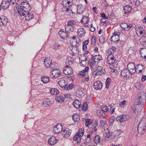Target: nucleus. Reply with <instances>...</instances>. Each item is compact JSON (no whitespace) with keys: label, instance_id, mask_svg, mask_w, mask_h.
Listing matches in <instances>:
<instances>
[{"label":"nucleus","instance_id":"f257e3e1","mask_svg":"<svg viewBox=\"0 0 146 146\" xmlns=\"http://www.w3.org/2000/svg\"><path fill=\"white\" fill-rule=\"evenodd\" d=\"M73 0H64L62 1L63 7L62 10L64 11L68 12L70 10V6L73 4Z\"/></svg>","mask_w":146,"mask_h":146},{"label":"nucleus","instance_id":"f03ea898","mask_svg":"<svg viewBox=\"0 0 146 146\" xmlns=\"http://www.w3.org/2000/svg\"><path fill=\"white\" fill-rule=\"evenodd\" d=\"M138 100L139 105H141L140 110H141L143 109L142 105L144 102H146V94L144 92H141L138 94Z\"/></svg>","mask_w":146,"mask_h":146},{"label":"nucleus","instance_id":"7ed1b4c3","mask_svg":"<svg viewBox=\"0 0 146 146\" xmlns=\"http://www.w3.org/2000/svg\"><path fill=\"white\" fill-rule=\"evenodd\" d=\"M84 132V129L82 128L79 129L74 136V140L77 141V143H80L81 140V137L83 136Z\"/></svg>","mask_w":146,"mask_h":146},{"label":"nucleus","instance_id":"20e7f679","mask_svg":"<svg viewBox=\"0 0 146 146\" xmlns=\"http://www.w3.org/2000/svg\"><path fill=\"white\" fill-rule=\"evenodd\" d=\"M75 92L76 93V95L79 98L82 97L84 96L85 94V91L84 89L78 86L76 87H75Z\"/></svg>","mask_w":146,"mask_h":146},{"label":"nucleus","instance_id":"39448f33","mask_svg":"<svg viewBox=\"0 0 146 146\" xmlns=\"http://www.w3.org/2000/svg\"><path fill=\"white\" fill-rule=\"evenodd\" d=\"M74 40V44L76 43L74 46V50H76V51L75 52H74V54L75 53L76 54H77L78 52H79V49L78 48V47H79V45L80 44V39L77 37V38H76V37L74 36L73 38Z\"/></svg>","mask_w":146,"mask_h":146},{"label":"nucleus","instance_id":"423d86ee","mask_svg":"<svg viewBox=\"0 0 146 146\" xmlns=\"http://www.w3.org/2000/svg\"><path fill=\"white\" fill-rule=\"evenodd\" d=\"M132 74L130 70L127 69H124L121 71V75L123 77L128 79L131 77Z\"/></svg>","mask_w":146,"mask_h":146},{"label":"nucleus","instance_id":"0eeeda50","mask_svg":"<svg viewBox=\"0 0 146 146\" xmlns=\"http://www.w3.org/2000/svg\"><path fill=\"white\" fill-rule=\"evenodd\" d=\"M60 74V70L56 68L53 69L50 74L51 77L54 78H57Z\"/></svg>","mask_w":146,"mask_h":146},{"label":"nucleus","instance_id":"6e6552de","mask_svg":"<svg viewBox=\"0 0 146 146\" xmlns=\"http://www.w3.org/2000/svg\"><path fill=\"white\" fill-rule=\"evenodd\" d=\"M10 4V2L8 0H3L0 5L1 6V9L6 10L9 8Z\"/></svg>","mask_w":146,"mask_h":146},{"label":"nucleus","instance_id":"1a4fd4ad","mask_svg":"<svg viewBox=\"0 0 146 146\" xmlns=\"http://www.w3.org/2000/svg\"><path fill=\"white\" fill-rule=\"evenodd\" d=\"M62 125L58 124L53 127V132L55 133H59L62 131Z\"/></svg>","mask_w":146,"mask_h":146},{"label":"nucleus","instance_id":"9d476101","mask_svg":"<svg viewBox=\"0 0 146 146\" xmlns=\"http://www.w3.org/2000/svg\"><path fill=\"white\" fill-rule=\"evenodd\" d=\"M115 60V57L112 55H109L107 57V63L109 64H114Z\"/></svg>","mask_w":146,"mask_h":146},{"label":"nucleus","instance_id":"9b49d317","mask_svg":"<svg viewBox=\"0 0 146 146\" xmlns=\"http://www.w3.org/2000/svg\"><path fill=\"white\" fill-rule=\"evenodd\" d=\"M127 115H122L117 116L116 118V120L120 123H122L128 120Z\"/></svg>","mask_w":146,"mask_h":146},{"label":"nucleus","instance_id":"f8f14e48","mask_svg":"<svg viewBox=\"0 0 146 146\" xmlns=\"http://www.w3.org/2000/svg\"><path fill=\"white\" fill-rule=\"evenodd\" d=\"M105 72L104 69H102V67L101 66H98L97 69L95 70L93 73L95 75H100L104 74Z\"/></svg>","mask_w":146,"mask_h":146},{"label":"nucleus","instance_id":"ddd939ff","mask_svg":"<svg viewBox=\"0 0 146 146\" xmlns=\"http://www.w3.org/2000/svg\"><path fill=\"white\" fill-rule=\"evenodd\" d=\"M58 83L61 87L64 88L66 84H67V79L65 77H62L59 79Z\"/></svg>","mask_w":146,"mask_h":146},{"label":"nucleus","instance_id":"4468645a","mask_svg":"<svg viewBox=\"0 0 146 146\" xmlns=\"http://www.w3.org/2000/svg\"><path fill=\"white\" fill-rule=\"evenodd\" d=\"M63 72L66 75H71L73 73V69L70 66L67 65L63 69Z\"/></svg>","mask_w":146,"mask_h":146},{"label":"nucleus","instance_id":"2eb2a0df","mask_svg":"<svg viewBox=\"0 0 146 146\" xmlns=\"http://www.w3.org/2000/svg\"><path fill=\"white\" fill-rule=\"evenodd\" d=\"M120 33L119 32H114L113 33L111 39L112 40H113L114 42L116 43L119 40V35Z\"/></svg>","mask_w":146,"mask_h":146},{"label":"nucleus","instance_id":"dca6fc26","mask_svg":"<svg viewBox=\"0 0 146 146\" xmlns=\"http://www.w3.org/2000/svg\"><path fill=\"white\" fill-rule=\"evenodd\" d=\"M86 7L85 5H79L77 6V12L79 15L81 14L85 11Z\"/></svg>","mask_w":146,"mask_h":146},{"label":"nucleus","instance_id":"f3484780","mask_svg":"<svg viewBox=\"0 0 146 146\" xmlns=\"http://www.w3.org/2000/svg\"><path fill=\"white\" fill-rule=\"evenodd\" d=\"M128 70H130V72L132 74L135 73L136 72V68L134 64L133 63L130 62L127 65Z\"/></svg>","mask_w":146,"mask_h":146},{"label":"nucleus","instance_id":"a211bd4d","mask_svg":"<svg viewBox=\"0 0 146 146\" xmlns=\"http://www.w3.org/2000/svg\"><path fill=\"white\" fill-rule=\"evenodd\" d=\"M71 133V130L68 128H66L64 129L62 132V136L66 138L70 136Z\"/></svg>","mask_w":146,"mask_h":146},{"label":"nucleus","instance_id":"6ab92c4d","mask_svg":"<svg viewBox=\"0 0 146 146\" xmlns=\"http://www.w3.org/2000/svg\"><path fill=\"white\" fill-rule=\"evenodd\" d=\"M59 35L60 37L63 40L66 39L68 37V35L61 30L59 31Z\"/></svg>","mask_w":146,"mask_h":146},{"label":"nucleus","instance_id":"aec40b11","mask_svg":"<svg viewBox=\"0 0 146 146\" xmlns=\"http://www.w3.org/2000/svg\"><path fill=\"white\" fill-rule=\"evenodd\" d=\"M86 31L83 28L79 29L77 31V34L81 38L84 37L86 34Z\"/></svg>","mask_w":146,"mask_h":146},{"label":"nucleus","instance_id":"412c9836","mask_svg":"<svg viewBox=\"0 0 146 146\" xmlns=\"http://www.w3.org/2000/svg\"><path fill=\"white\" fill-rule=\"evenodd\" d=\"M120 27L124 30H127L126 28H128V30L132 27V25L131 24H128L126 23H122L120 24Z\"/></svg>","mask_w":146,"mask_h":146},{"label":"nucleus","instance_id":"4be33fe9","mask_svg":"<svg viewBox=\"0 0 146 146\" xmlns=\"http://www.w3.org/2000/svg\"><path fill=\"white\" fill-rule=\"evenodd\" d=\"M8 22V19L5 16H2L0 17V25H5Z\"/></svg>","mask_w":146,"mask_h":146},{"label":"nucleus","instance_id":"5701e85b","mask_svg":"<svg viewBox=\"0 0 146 146\" xmlns=\"http://www.w3.org/2000/svg\"><path fill=\"white\" fill-rule=\"evenodd\" d=\"M146 119L145 118H143L140 120L138 126L141 127L142 128H146Z\"/></svg>","mask_w":146,"mask_h":146},{"label":"nucleus","instance_id":"b1692460","mask_svg":"<svg viewBox=\"0 0 146 146\" xmlns=\"http://www.w3.org/2000/svg\"><path fill=\"white\" fill-rule=\"evenodd\" d=\"M102 87V84L100 81H97L94 83V88L96 90L100 89Z\"/></svg>","mask_w":146,"mask_h":146},{"label":"nucleus","instance_id":"393cba45","mask_svg":"<svg viewBox=\"0 0 146 146\" xmlns=\"http://www.w3.org/2000/svg\"><path fill=\"white\" fill-rule=\"evenodd\" d=\"M92 59L94 61V63L99 62L102 60V57L101 55H96L94 57H92Z\"/></svg>","mask_w":146,"mask_h":146},{"label":"nucleus","instance_id":"a878e982","mask_svg":"<svg viewBox=\"0 0 146 146\" xmlns=\"http://www.w3.org/2000/svg\"><path fill=\"white\" fill-rule=\"evenodd\" d=\"M51 104V101L48 99L46 98L43 100V105L45 107L50 106Z\"/></svg>","mask_w":146,"mask_h":146},{"label":"nucleus","instance_id":"bb28decb","mask_svg":"<svg viewBox=\"0 0 146 146\" xmlns=\"http://www.w3.org/2000/svg\"><path fill=\"white\" fill-rule=\"evenodd\" d=\"M50 58H46L44 60V66L47 68H49L50 65L51 63V61L50 60Z\"/></svg>","mask_w":146,"mask_h":146},{"label":"nucleus","instance_id":"cd10ccee","mask_svg":"<svg viewBox=\"0 0 146 146\" xmlns=\"http://www.w3.org/2000/svg\"><path fill=\"white\" fill-rule=\"evenodd\" d=\"M57 142V140L56 137H50L48 140V142L50 145H55Z\"/></svg>","mask_w":146,"mask_h":146},{"label":"nucleus","instance_id":"c85d7f7f","mask_svg":"<svg viewBox=\"0 0 146 146\" xmlns=\"http://www.w3.org/2000/svg\"><path fill=\"white\" fill-rule=\"evenodd\" d=\"M25 3V6H23V10L25 13H27L30 11L31 8L29 5L27 3Z\"/></svg>","mask_w":146,"mask_h":146},{"label":"nucleus","instance_id":"c756f323","mask_svg":"<svg viewBox=\"0 0 146 146\" xmlns=\"http://www.w3.org/2000/svg\"><path fill=\"white\" fill-rule=\"evenodd\" d=\"M81 105V102L78 100H75L74 102V107L77 109L79 108Z\"/></svg>","mask_w":146,"mask_h":146},{"label":"nucleus","instance_id":"7c9ffc66","mask_svg":"<svg viewBox=\"0 0 146 146\" xmlns=\"http://www.w3.org/2000/svg\"><path fill=\"white\" fill-rule=\"evenodd\" d=\"M131 10V7L129 5H126L123 7V12L125 14H126L129 13Z\"/></svg>","mask_w":146,"mask_h":146},{"label":"nucleus","instance_id":"2f4dec72","mask_svg":"<svg viewBox=\"0 0 146 146\" xmlns=\"http://www.w3.org/2000/svg\"><path fill=\"white\" fill-rule=\"evenodd\" d=\"M25 17V19L29 21L33 18L34 15L31 12H27V13H26Z\"/></svg>","mask_w":146,"mask_h":146},{"label":"nucleus","instance_id":"473e14b6","mask_svg":"<svg viewBox=\"0 0 146 146\" xmlns=\"http://www.w3.org/2000/svg\"><path fill=\"white\" fill-rule=\"evenodd\" d=\"M135 87L139 90H141L143 88V86L140 82H137L135 84Z\"/></svg>","mask_w":146,"mask_h":146},{"label":"nucleus","instance_id":"72a5a7b5","mask_svg":"<svg viewBox=\"0 0 146 146\" xmlns=\"http://www.w3.org/2000/svg\"><path fill=\"white\" fill-rule=\"evenodd\" d=\"M89 18L88 17L83 16L80 21L82 24H87L89 22Z\"/></svg>","mask_w":146,"mask_h":146},{"label":"nucleus","instance_id":"f704fd0d","mask_svg":"<svg viewBox=\"0 0 146 146\" xmlns=\"http://www.w3.org/2000/svg\"><path fill=\"white\" fill-rule=\"evenodd\" d=\"M116 50V48L114 46H112L110 48L108 51V53L109 55H112Z\"/></svg>","mask_w":146,"mask_h":146},{"label":"nucleus","instance_id":"c9c22d12","mask_svg":"<svg viewBox=\"0 0 146 146\" xmlns=\"http://www.w3.org/2000/svg\"><path fill=\"white\" fill-rule=\"evenodd\" d=\"M146 128H142L141 127L138 126L137 131L138 133L140 135L143 134L145 132Z\"/></svg>","mask_w":146,"mask_h":146},{"label":"nucleus","instance_id":"e433bc0d","mask_svg":"<svg viewBox=\"0 0 146 146\" xmlns=\"http://www.w3.org/2000/svg\"><path fill=\"white\" fill-rule=\"evenodd\" d=\"M73 60L70 57L67 58L66 60V64L69 66L72 65L73 64Z\"/></svg>","mask_w":146,"mask_h":146},{"label":"nucleus","instance_id":"4c0bfd02","mask_svg":"<svg viewBox=\"0 0 146 146\" xmlns=\"http://www.w3.org/2000/svg\"><path fill=\"white\" fill-rule=\"evenodd\" d=\"M106 137L109 138L110 139H114L115 135L112 134V133L110 132H106Z\"/></svg>","mask_w":146,"mask_h":146},{"label":"nucleus","instance_id":"58836bf2","mask_svg":"<svg viewBox=\"0 0 146 146\" xmlns=\"http://www.w3.org/2000/svg\"><path fill=\"white\" fill-rule=\"evenodd\" d=\"M66 32V33H70L73 31V26L67 25L65 28Z\"/></svg>","mask_w":146,"mask_h":146},{"label":"nucleus","instance_id":"ea45409f","mask_svg":"<svg viewBox=\"0 0 146 146\" xmlns=\"http://www.w3.org/2000/svg\"><path fill=\"white\" fill-rule=\"evenodd\" d=\"M51 94L53 95H56L59 93L58 90L55 88L52 89L50 91Z\"/></svg>","mask_w":146,"mask_h":146},{"label":"nucleus","instance_id":"a19ab883","mask_svg":"<svg viewBox=\"0 0 146 146\" xmlns=\"http://www.w3.org/2000/svg\"><path fill=\"white\" fill-rule=\"evenodd\" d=\"M41 80L44 83H47L49 81V77L45 76H43L41 78Z\"/></svg>","mask_w":146,"mask_h":146},{"label":"nucleus","instance_id":"79ce46f5","mask_svg":"<svg viewBox=\"0 0 146 146\" xmlns=\"http://www.w3.org/2000/svg\"><path fill=\"white\" fill-rule=\"evenodd\" d=\"M80 120V116L77 113L74 114V121L77 122Z\"/></svg>","mask_w":146,"mask_h":146},{"label":"nucleus","instance_id":"37998d69","mask_svg":"<svg viewBox=\"0 0 146 146\" xmlns=\"http://www.w3.org/2000/svg\"><path fill=\"white\" fill-rule=\"evenodd\" d=\"M115 104H112L110 106V110L111 114H113L115 111Z\"/></svg>","mask_w":146,"mask_h":146},{"label":"nucleus","instance_id":"c03bdc74","mask_svg":"<svg viewBox=\"0 0 146 146\" xmlns=\"http://www.w3.org/2000/svg\"><path fill=\"white\" fill-rule=\"evenodd\" d=\"M139 105H140L139 104H136L134 106H131V109L134 113H136L137 108L140 107Z\"/></svg>","mask_w":146,"mask_h":146},{"label":"nucleus","instance_id":"a18cd8bd","mask_svg":"<svg viewBox=\"0 0 146 146\" xmlns=\"http://www.w3.org/2000/svg\"><path fill=\"white\" fill-rule=\"evenodd\" d=\"M92 120L89 119H87L86 121L85 125L87 127H88L89 125L92 123Z\"/></svg>","mask_w":146,"mask_h":146},{"label":"nucleus","instance_id":"49530a36","mask_svg":"<svg viewBox=\"0 0 146 146\" xmlns=\"http://www.w3.org/2000/svg\"><path fill=\"white\" fill-rule=\"evenodd\" d=\"M64 88L66 90H70L73 88V85L72 84H69L68 85L66 84Z\"/></svg>","mask_w":146,"mask_h":146},{"label":"nucleus","instance_id":"de8ad7c7","mask_svg":"<svg viewBox=\"0 0 146 146\" xmlns=\"http://www.w3.org/2000/svg\"><path fill=\"white\" fill-rule=\"evenodd\" d=\"M111 80L109 78H108L107 79L106 82V88L109 87Z\"/></svg>","mask_w":146,"mask_h":146},{"label":"nucleus","instance_id":"09e8293b","mask_svg":"<svg viewBox=\"0 0 146 146\" xmlns=\"http://www.w3.org/2000/svg\"><path fill=\"white\" fill-rule=\"evenodd\" d=\"M58 66V64L57 63L53 62L51 63V64L50 65L49 68H50L51 69L56 68V67Z\"/></svg>","mask_w":146,"mask_h":146},{"label":"nucleus","instance_id":"8fccbe9b","mask_svg":"<svg viewBox=\"0 0 146 146\" xmlns=\"http://www.w3.org/2000/svg\"><path fill=\"white\" fill-rule=\"evenodd\" d=\"M100 136L99 135H96L95 136L94 138V143L97 144L99 143L100 142Z\"/></svg>","mask_w":146,"mask_h":146},{"label":"nucleus","instance_id":"3c124183","mask_svg":"<svg viewBox=\"0 0 146 146\" xmlns=\"http://www.w3.org/2000/svg\"><path fill=\"white\" fill-rule=\"evenodd\" d=\"M82 109L84 111H86L87 110L88 106L86 102H84L83 103L82 107Z\"/></svg>","mask_w":146,"mask_h":146},{"label":"nucleus","instance_id":"603ef678","mask_svg":"<svg viewBox=\"0 0 146 146\" xmlns=\"http://www.w3.org/2000/svg\"><path fill=\"white\" fill-rule=\"evenodd\" d=\"M101 109L102 111L104 112H106L108 110V109L106 105H102L101 106Z\"/></svg>","mask_w":146,"mask_h":146},{"label":"nucleus","instance_id":"864d4df0","mask_svg":"<svg viewBox=\"0 0 146 146\" xmlns=\"http://www.w3.org/2000/svg\"><path fill=\"white\" fill-rule=\"evenodd\" d=\"M64 96L67 100L70 99L72 98V95L70 94H66L64 95Z\"/></svg>","mask_w":146,"mask_h":146},{"label":"nucleus","instance_id":"5fc2aeb1","mask_svg":"<svg viewBox=\"0 0 146 146\" xmlns=\"http://www.w3.org/2000/svg\"><path fill=\"white\" fill-rule=\"evenodd\" d=\"M64 98L62 96H59L57 98L56 100L59 102H63L65 100Z\"/></svg>","mask_w":146,"mask_h":146},{"label":"nucleus","instance_id":"6e6d98bb","mask_svg":"<svg viewBox=\"0 0 146 146\" xmlns=\"http://www.w3.org/2000/svg\"><path fill=\"white\" fill-rule=\"evenodd\" d=\"M143 68V66L141 65H138V68H135V69L136 70V72L138 73H140L141 72H142V70L140 69L139 68Z\"/></svg>","mask_w":146,"mask_h":146},{"label":"nucleus","instance_id":"4d7b16f0","mask_svg":"<svg viewBox=\"0 0 146 146\" xmlns=\"http://www.w3.org/2000/svg\"><path fill=\"white\" fill-rule=\"evenodd\" d=\"M115 117L114 116H111L110 118L109 124L110 125H112L114 122Z\"/></svg>","mask_w":146,"mask_h":146},{"label":"nucleus","instance_id":"13d9d810","mask_svg":"<svg viewBox=\"0 0 146 146\" xmlns=\"http://www.w3.org/2000/svg\"><path fill=\"white\" fill-rule=\"evenodd\" d=\"M97 113L100 114H102V117L103 118H105L106 116V114L104 111H101L100 110H98L97 111Z\"/></svg>","mask_w":146,"mask_h":146},{"label":"nucleus","instance_id":"bf43d9fd","mask_svg":"<svg viewBox=\"0 0 146 146\" xmlns=\"http://www.w3.org/2000/svg\"><path fill=\"white\" fill-rule=\"evenodd\" d=\"M96 37L94 36H93L91 40V43L92 44H94L96 43Z\"/></svg>","mask_w":146,"mask_h":146},{"label":"nucleus","instance_id":"052dcab7","mask_svg":"<svg viewBox=\"0 0 146 146\" xmlns=\"http://www.w3.org/2000/svg\"><path fill=\"white\" fill-rule=\"evenodd\" d=\"M126 102V101L125 100H123L120 103L119 106L121 108L123 107L125 105Z\"/></svg>","mask_w":146,"mask_h":146},{"label":"nucleus","instance_id":"680f3d73","mask_svg":"<svg viewBox=\"0 0 146 146\" xmlns=\"http://www.w3.org/2000/svg\"><path fill=\"white\" fill-rule=\"evenodd\" d=\"M97 125L98 124L96 122L95 123L93 124L92 125V128L93 129H94V131L95 132L97 130V129L96 128Z\"/></svg>","mask_w":146,"mask_h":146},{"label":"nucleus","instance_id":"e2e57ef3","mask_svg":"<svg viewBox=\"0 0 146 146\" xmlns=\"http://www.w3.org/2000/svg\"><path fill=\"white\" fill-rule=\"evenodd\" d=\"M85 73L82 70L81 71H80L78 74V76H79L80 77H83Z\"/></svg>","mask_w":146,"mask_h":146},{"label":"nucleus","instance_id":"0e129e2a","mask_svg":"<svg viewBox=\"0 0 146 146\" xmlns=\"http://www.w3.org/2000/svg\"><path fill=\"white\" fill-rule=\"evenodd\" d=\"M122 133V131L121 130H119L115 131V133L116 135L118 136L119 135Z\"/></svg>","mask_w":146,"mask_h":146},{"label":"nucleus","instance_id":"69168bd1","mask_svg":"<svg viewBox=\"0 0 146 146\" xmlns=\"http://www.w3.org/2000/svg\"><path fill=\"white\" fill-rule=\"evenodd\" d=\"M60 46L59 45L57 44H54L53 46V48L55 49H57Z\"/></svg>","mask_w":146,"mask_h":146},{"label":"nucleus","instance_id":"338daca9","mask_svg":"<svg viewBox=\"0 0 146 146\" xmlns=\"http://www.w3.org/2000/svg\"><path fill=\"white\" fill-rule=\"evenodd\" d=\"M67 25L70 26H73V21L72 20H70L68 21L67 23Z\"/></svg>","mask_w":146,"mask_h":146},{"label":"nucleus","instance_id":"774afa93","mask_svg":"<svg viewBox=\"0 0 146 146\" xmlns=\"http://www.w3.org/2000/svg\"><path fill=\"white\" fill-rule=\"evenodd\" d=\"M99 40L100 42L103 43L104 42V36H102L100 37Z\"/></svg>","mask_w":146,"mask_h":146}]
</instances>
